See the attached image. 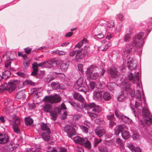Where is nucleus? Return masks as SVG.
<instances>
[{"instance_id": "774afa93", "label": "nucleus", "mask_w": 152, "mask_h": 152, "mask_svg": "<svg viewBox=\"0 0 152 152\" xmlns=\"http://www.w3.org/2000/svg\"><path fill=\"white\" fill-rule=\"evenodd\" d=\"M37 150L35 148H29L26 150L27 152H35Z\"/></svg>"}, {"instance_id": "680f3d73", "label": "nucleus", "mask_w": 152, "mask_h": 152, "mask_svg": "<svg viewBox=\"0 0 152 152\" xmlns=\"http://www.w3.org/2000/svg\"><path fill=\"white\" fill-rule=\"evenodd\" d=\"M108 119L110 120V121L115 120L114 116L113 114H111L107 116Z\"/></svg>"}, {"instance_id": "69168bd1", "label": "nucleus", "mask_w": 152, "mask_h": 152, "mask_svg": "<svg viewBox=\"0 0 152 152\" xmlns=\"http://www.w3.org/2000/svg\"><path fill=\"white\" fill-rule=\"evenodd\" d=\"M78 70L80 71L82 73L83 72V65L82 64H79L78 65Z\"/></svg>"}, {"instance_id": "37998d69", "label": "nucleus", "mask_w": 152, "mask_h": 152, "mask_svg": "<svg viewBox=\"0 0 152 152\" xmlns=\"http://www.w3.org/2000/svg\"><path fill=\"white\" fill-rule=\"evenodd\" d=\"M115 114L116 116L119 119H121L122 117V116H123L124 115L122 114L119 112H118L116 110H115Z\"/></svg>"}, {"instance_id": "5701e85b", "label": "nucleus", "mask_w": 152, "mask_h": 152, "mask_svg": "<svg viewBox=\"0 0 152 152\" xmlns=\"http://www.w3.org/2000/svg\"><path fill=\"white\" fill-rule=\"evenodd\" d=\"M41 129L42 130L47 132H50V131L48 124L44 123L41 124Z\"/></svg>"}, {"instance_id": "6ab92c4d", "label": "nucleus", "mask_w": 152, "mask_h": 152, "mask_svg": "<svg viewBox=\"0 0 152 152\" xmlns=\"http://www.w3.org/2000/svg\"><path fill=\"white\" fill-rule=\"evenodd\" d=\"M49 65H52L53 66H56L59 64L58 60L57 59H53L46 62Z\"/></svg>"}, {"instance_id": "49530a36", "label": "nucleus", "mask_w": 152, "mask_h": 152, "mask_svg": "<svg viewBox=\"0 0 152 152\" xmlns=\"http://www.w3.org/2000/svg\"><path fill=\"white\" fill-rule=\"evenodd\" d=\"M55 53L56 54H57L58 56L64 55L66 53V52L63 51L61 50L60 51L59 50L56 51Z\"/></svg>"}, {"instance_id": "ddd939ff", "label": "nucleus", "mask_w": 152, "mask_h": 152, "mask_svg": "<svg viewBox=\"0 0 152 152\" xmlns=\"http://www.w3.org/2000/svg\"><path fill=\"white\" fill-rule=\"evenodd\" d=\"M111 77L113 78H116L120 75V73L114 68H110L109 71Z\"/></svg>"}, {"instance_id": "412c9836", "label": "nucleus", "mask_w": 152, "mask_h": 152, "mask_svg": "<svg viewBox=\"0 0 152 152\" xmlns=\"http://www.w3.org/2000/svg\"><path fill=\"white\" fill-rule=\"evenodd\" d=\"M93 112L89 113L88 112V114L91 117L92 119H93L94 118H96L97 117L100 111H97L96 110H92Z\"/></svg>"}, {"instance_id": "9d476101", "label": "nucleus", "mask_w": 152, "mask_h": 152, "mask_svg": "<svg viewBox=\"0 0 152 152\" xmlns=\"http://www.w3.org/2000/svg\"><path fill=\"white\" fill-rule=\"evenodd\" d=\"M127 65L129 69L131 71L134 70L137 66L136 61L130 58L128 59Z\"/></svg>"}, {"instance_id": "9b49d317", "label": "nucleus", "mask_w": 152, "mask_h": 152, "mask_svg": "<svg viewBox=\"0 0 152 152\" xmlns=\"http://www.w3.org/2000/svg\"><path fill=\"white\" fill-rule=\"evenodd\" d=\"M17 81L14 80L13 81L9 82L8 86V91L9 92H12L14 91L17 87Z\"/></svg>"}, {"instance_id": "f03ea898", "label": "nucleus", "mask_w": 152, "mask_h": 152, "mask_svg": "<svg viewBox=\"0 0 152 152\" xmlns=\"http://www.w3.org/2000/svg\"><path fill=\"white\" fill-rule=\"evenodd\" d=\"M51 109L52 106L50 104H48L45 105L43 107V110L46 112H50V115L51 117V119L55 121L56 119L58 113H60L61 111V109L59 108H56L54 110L50 111Z\"/></svg>"}, {"instance_id": "a19ab883", "label": "nucleus", "mask_w": 152, "mask_h": 152, "mask_svg": "<svg viewBox=\"0 0 152 152\" xmlns=\"http://www.w3.org/2000/svg\"><path fill=\"white\" fill-rule=\"evenodd\" d=\"M94 67L95 66L94 65H91L87 69V70L86 72V73L89 75L92 72H92Z\"/></svg>"}, {"instance_id": "aec40b11", "label": "nucleus", "mask_w": 152, "mask_h": 152, "mask_svg": "<svg viewBox=\"0 0 152 152\" xmlns=\"http://www.w3.org/2000/svg\"><path fill=\"white\" fill-rule=\"evenodd\" d=\"M124 129V127L123 125H119L116 127L115 129V133L116 135H118L120 132Z\"/></svg>"}, {"instance_id": "bf43d9fd", "label": "nucleus", "mask_w": 152, "mask_h": 152, "mask_svg": "<svg viewBox=\"0 0 152 152\" xmlns=\"http://www.w3.org/2000/svg\"><path fill=\"white\" fill-rule=\"evenodd\" d=\"M131 34H127L125 36L124 39L125 42H127L128 41L129 39L131 37Z\"/></svg>"}, {"instance_id": "2f4dec72", "label": "nucleus", "mask_w": 152, "mask_h": 152, "mask_svg": "<svg viewBox=\"0 0 152 152\" xmlns=\"http://www.w3.org/2000/svg\"><path fill=\"white\" fill-rule=\"evenodd\" d=\"M52 88L53 89H58L60 88V85L58 82H53L51 84Z\"/></svg>"}, {"instance_id": "09e8293b", "label": "nucleus", "mask_w": 152, "mask_h": 152, "mask_svg": "<svg viewBox=\"0 0 152 152\" xmlns=\"http://www.w3.org/2000/svg\"><path fill=\"white\" fill-rule=\"evenodd\" d=\"M13 128L14 130V131L15 132L17 133H18L19 132L20 130L18 128V125H15V124H13Z\"/></svg>"}, {"instance_id": "338daca9", "label": "nucleus", "mask_w": 152, "mask_h": 152, "mask_svg": "<svg viewBox=\"0 0 152 152\" xmlns=\"http://www.w3.org/2000/svg\"><path fill=\"white\" fill-rule=\"evenodd\" d=\"M135 152H142V150L141 148L138 146L136 147L134 151Z\"/></svg>"}, {"instance_id": "c9c22d12", "label": "nucleus", "mask_w": 152, "mask_h": 152, "mask_svg": "<svg viewBox=\"0 0 152 152\" xmlns=\"http://www.w3.org/2000/svg\"><path fill=\"white\" fill-rule=\"evenodd\" d=\"M110 42H108L107 44L104 45L103 44L101 46L100 48L102 51H106L110 45Z\"/></svg>"}, {"instance_id": "423d86ee", "label": "nucleus", "mask_w": 152, "mask_h": 152, "mask_svg": "<svg viewBox=\"0 0 152 152\" xmlns=\"http://www.w3.org/2000/svg\"><path fill=\"white\" fill-rule=\"evenodd\" d=\"M43 100L53 104L59 102L61 100V99L59 96L56 94L54 96H46L43 99Z\"/></svg>"}, {"instance_id": "c756f323", "label": "nucleus", "mask_w": 152, "mask_h": 152, "mask_svg": "<svg viewBox=\"0 0 152 152\" xmlns=\"http://www.w3.org/2000/svg\"><path fill=\"white\" fill-rule=\"evenodd\" d=\"M12 120L14 121V123L13 124H15L16 125H18L20 124V118L14 116L12 117Z\"/></svg>"}, {"instance_id": "b1692460", "label": "nucleus", "mask_w": 152, "mask_h": 152, "mask_svg": "<svg viewBox=\"0 0 152 152\" xmlns=\"http://www.w3.org/2000/svg\"><path fill=\"white\" fill-rule=\"evenodd\" d=\"M95 131L96 134L99 137L103 136L105 133L104 130L103 129H96Z\"/></svg>"}, {"instance_id": "e433bc0d", "label": "nucleus", "mask_w": 152, "mask_h": 152, "mask_svg": "<svg viewBox=\"0 0 152 152\" xmlns=\"http://www.w3.org/2000/svg\"><path fill=\"white\" fill-rule=\"evenodd\" d=\"M0 90L1 91L3 92L6 90H8V86L6 83H4L1 86Z\"/></svg>"}, {"instance_id": "1a4fd4ad", "label": "nucleus", "mask_w": 152, "mask_h": 152, "mask_svg": "<svg viewBox=\"0 0 152 152\" xmlns=\"http://www.w3.org/2000/svg\"><path fill=\"white\" fill-rule=\"evenodd\" d=\"M85 108L88 109H91L93 108L92 110H96L97 111H101L102 109L98 105H96L94 103H91L89 104H85L84 106Z\"/></svg>"}, {"instance_id": "f3484780", "label": "nucleus", "mask_w": 152, "mask_h": 152, "mask_svg": "<svg viewBox=\"0 0 152 152\" xmlns=\"http://www.w3.org/2000/svg\"><path fill=\"white\" fill-rule=\"evenodd\" d=\"M69 62L68 61H66L64 62L61 65V70L64 72L66 71L69 66Z\"/></svg>"}, {"instance_id": "6e6552de", "label": "nucleus", "mask_w": 152, "mask_h": 152, "mask_svg": "<svg viewBox=\"0 0 152 152\" xmlns=\"http://www.w3.org/2000/svg\"><path fill=\"white\" fill-rule=\"evenodd\" d=\"M8 103L9 102L7 100L4 102L5 107L3 110V113L8 115H10V113L12 112L13 110V107L12 106H10L8 105Z\"/></svg>"}, {"instance_id": "39448f33", "label": "nucleus", "mask_w": 152, "mask_h": 152, "mask_svg": "<svg viewBox=\"0 0 152 152\" xmlns=\"http://www.w3.org/2000/svg\"><path fill=\"white\" fill-rule=\"evenodd\" d=\"M137 89L136 92H135L134 90H132L130 92V94L131 97H135L137 101H140L141 100V97L140 91V90L141 88L140 83H137Z\"/></svg>"}, {"instance_id": "2eb2a0df", "label": "nucleus", "mask_w": 152, "mask_h": 152, "mask_svg": "<svg viewBox=\"0 0 152 152\" xmlns=\"http://www.w3.org/2000/svg\"><path fill=\"white\" fill-rule=\"evenodd\" d=\"M8 140V137L6 134H0V144H5Z\"/></svg>"}, {"instance_id": "4d7b16f0", "label": "nucleus", "mask_w": 152, "mask_h": 152, "mask_svg": "<svg viewBox=\"0 0 152 152\" xmlns=\"http://www.w3.org/2000/svg\"><path fill=\"white\" fill-rule=\"evenodd\" d=\"M90 86L92 89H94L95 87L96 84L94 81H91L89 83Z\"/></svg>"}, {"instance_id": "79ce46f5", "label": "nucleus", "mask_w": 152, "mask_h": 152, "mask_svg": "<svg viewBox=\"0 0 152 152\" xmlns=\"http://www.w3.org/2000/svg\"><path fill=\"white\" fill-rule=\"evenodd\" d=\"M82 49H79L78 50H75V51L76 52V59L77 60H78L79 59H81L82 58L83 56H79V57H77L78 55L79 54L82 52Z\"/></svg>"}, {"instance_id": "f8f14e48", "label": "nucleus", "mask_w": 152, "mask_h": 152, "mask_svg": "<svg viewBox=\"0 0 152 152\" xmlns=\"http://www.w3.org/2000/svg\"><path fill=\"white\" fill-rule=\"evenodd\" d=\"M139 73V72H137V75L136 76L135 75H134L132 73L128 72V75L129 80H131L133 83L135 82L136 80L137 81L139 80L140 78Z\"/></svg>"}, {"instance_id": "5fc2aeb1", "label": "nucleus", "mask_w": 152, "mask_h": 152, "mask_svg": "<svg viewBox=\"0 0 152 152\" xmlns=\"http://www.w3.org/2000/svg\"><path fill=\"white\" fill-rule=\"evenodd\" d=\"M127 147L132 151H134L135 148L132 143H129L127 145Z\"/></svg>"}, {"instance_id": "393cba45", "label": "nucleus", "mask_w": 152, "mask_h": 152, "mask_svg": "<svg viewBox=\"0 0 152 152\" xmlns=\"http://www.w3.org/2000/svg\"><path fill=\"white\" fill-rule=\"evenodd\" d=\"M122 136L124 139H127L130 137L129 132L126 130H122L121 133Z\"/></svg>"}, {"instance_id": "20e7f679", "label": "nucleus", "mask_w": 152, "mask_h": 152, "mask_svg": "<svg viewBox=\"0 0 152 152\" xmlns=\"http://www.w3.org/2000/svg\"><path fill=\"white\" fill-rule=\"evenodd\" d=\"M73 140L76 143L83 145L88 149H90L91 147V143L88 140L87 138H82L79 136L75 137L73 138Z\"/></svg>"}, {"instance_id": "a211bd4d", "label": "nucleus", "mask_w": 152, "mask_h": 152, "mask_svg": "<svg viewBox=\"0 0 152 152\" xmlns=\"http://www.w3.org/2000/svg\"><path fill=\"white\" fill-rule=\"evenodd\" d=\"M102 96V99L106 101H108L110 100L111 97L110 94L107 92H105L104 91L102 90L101 92Z\"/></svg>"}, {"instance_id": "603ef678", "label": "nucleus", "mask_w": 152, "mask_h": 152, "mask_svg": "<svg viewBox=\"0 0 152 152\" xmlns=\"http://www.w3.org/2000/svg\"><path fill=\"white\" fill-rule=\"evenodd\" d=\"M48 152H58L55 147H49L48 148Z\"/></svg>"}, {"instance_id": "de8ad7c7", "label": "nucleus", "mask_w": 152, "mask_h": 152, "mask_svg": "<svg viewBox=\"0 0 152 152\" xmlns=\"http://www.w3.org/2000/svg\"><path fill=\"white\" fill-rule=\"evenodd\" d=\"M88 47L86 46L85 47V48L83 50V53L80 56H81L82 55L83 56L88 54Z\"/></svg>"}, {"instance_id": "7c9ffc66", "label": "nucleus", "mask_w": 152, "mask_h": 152, "mask_svg": "<svg viewBox=\"0 0 152 152\" xmlns=\"http://www.w3.org/2000/svg\"><path fill=\"white\" fill-rule=\"evenodd\" d=\"M121 119L125 123L128 124H131L132 121L131 119L124 115L122 116V118Z\"/></svg>"}, {"instance_id": "c85d7f7f", "label": "nucleus", "mask_w": 152, "mask_h": 152, "mask_svg": "<svg viewBox=\"0 0 152 152\" xmlns=\"http://www.w3.org/2000/svg\"><path fill=\"white\" fill-rule=\"evenodd\" d=\"M116 86V84L114 82H110L107 85L108 89L111 91H113L115 87Z\"/></svg>"}, {"instance_id": "58836bf2", "label": "nucleus", "mask_w": 152, "mask_h": 152, "mask_svg": "<svg viewBox=\"0 0 152 152\" xmlns=\"http://www.w3.org/2000/svg\"><path fill=\"white\" fill-rule=\"evenodd\" d=\"M11 62L10 61H6L5 62V67L6 69H11Z\"/></svg>"}, {"instance_id": "bb28decb", "label": "nucleus", "mask_w": 152, "mask_h": 152, "mask_svg": "<svg viewBox=\"0 0 152 152\" xmlns=\"http://www.w3.org/2000/svg\"><path fill=\"white\" fill-rule=\"evenodd\" d=\"M126 95L124 94L123 91H121L118 95L117 97V100L118 101H122L126 97Z\"/></svg>"}, {"instance_id": "a878e982", "label": "nucleus", "mask_w": 152, "mask_h": 152, "mask_svg": "<svg viewBox=\"0 0 152 152\" xmlns=\"http://www.w3.org/2000/svg\"><path fill=\"white\" fill-rule=\"evenodd\" d=\"M89 77L91 79L95 80L97 79L99 76V74L97 72H94L89 75Z\"/></svg>"}, {"instance_id": "0e129e2a", "label": "nucleus", "mask_w": 152, "mask_h": 152, "mask_svg": "<svg viewBox=\"0 0 152 152\" xmlns=\"http://www.w3.org/2000/svg\"><path fill=\"white\" fill-rule=\"evenodd\" d=\"M101 142V139H98L96 138H95L94 140V142L95 143L94 145L96 146L99 143Z\"/></svg>"}, {"instance_id": "4c0bfd02", "label": "nucleus", "mask_w": 152, "mask_h": 152, "mask_svg": "<svg viewBox=\"0 0 152 152\" xmlns=\"http://www.w3.org/2000/svg\"><path fill=\"white\" fill-rule=\"evenodd\" d=\"M142 114L145 117H147L149 115V113L148 109L145 107H143L142 109Z\"/></svg>"}, {"instance_id": "f704fd0d", "label": "nucleus", "mask_w": 152, "mask_h": 152, "mask_svg": "<svg viewBox=\"0 0 152 152\" xmlns=\"http://www.w3.org/2000/svg\"><path fill=\"white\" fill-rule=\"evenodd\" d=\"M87 42L86 39H83L80 42L78 43L75 47V48H80L83 45V43H85Z\"/></svg>"}, {"instance_id": "cd10ccee", "label": "nucleus", "mask_w": 152, "mask_h": 152, "mask_svg": "<svg viewBox=\"0 0 152 152\" xmlns=\"http://www.w3.org/2000/svg\"><path fill=\"white\" fill-rule=\"evenodd\" d=\"M2 79H6L8 78L11 75V73L8 70H5L3 72H2Z\"/></svg>"}, {"instance_id": "864d4df0", "label": "nucleus", "mask_w": 152, "mask_h": 152, "mask_svg": "<svg viewBox=\"0 0 152 152\" xmlns=\"http://www.w3.org/2000/svg\"><path fill=\"white\" fill-rule=\"evenodd\" d=\"M123 86L126 91H129L130 89V85L128 83H125Z\"/></svg>"}, {"instance_id": "4468645a", "label": "nucleus", "mask_w": 152, "mask_h": 152, "mask_svg": "<svg viewBox=\"0 0 152 152\" xmlns=\"http://www.w3.org/2000/svg\"><path fill=\"white\" fill-rule=\"evenodd\" d=\"M102 90L95 91L93 92V98L94 99L96 100H100L102 99V96L101 93Z\"/></svg>"}, {"instance_id": "72a5a7b5", "label": "nucleus", "mask_w": 152, "mask_h": 152, "mask_svg": "<svg viewBox=\"0 0 152 152\" xmlns=\"http://www.w3.org/2000/svg\"><path fill=\"white\" fill-rule=\"evenodd\" d=\"M33 119L30 118H26L25 119V123L26 125L28 126L31 124L33 123Z\"/></svg>"}, {"instance_id": "f257e3e1", "label": "nucleus", "mask_w": 152, "mask_h": 152, "mask_svg": "<svg viewBox=\"0 0 152 152\" xmlns=\"http://www.w3.org/2000/svg\"><path fill=\"white\" fill-rule=\"evenodd\" d=\"M144 35V33L143 32L139 33L137 36V37L134 38L130 42L129 45L126 46L123 51L125 55L127 56L132 51V47L137 46L140 48L142 46V43H143V40L142 39L140 41V40L142 38Z\"/></svg>"}, {"instance_id": "8fccbe9b", "label": "nucleus", "mask_w": 152, "mask_h": 152, "mask_svg": "<svg viewBox=\"0 0 152 152\" xmlns=\"http://www.w3.org/2000/svg\"><path fill=\"white\" fill-rule=\"evenodd\" d=\"M32 68L33 70L38 71V66L37 65V63L35 62L32 64Z\"/></svg>"}, {"instance_id": "4be33fe9", "label": "nucleus", "mask_w": 152, "mask_h": 152, "mask_svg": "<svg viewBox=\"0 0 152 152\" xmlns=\"http://www.w3.org/2000/svg\"><path fill=\"white\" fill-rule=\"evenodd\" d=\"M50 132H44L42 134V138H43L44 140L45 141H48L50 139Z\"/></svg>"}, {"instance_id": "c03bdc74", "label": "nucleus", "mask_w": 152, "mask_h": 152, "mask_svg": "<svg viewBox=\"0 0 152 152\" xmlns=\"http://www.w3.org/2000/svg\"><path fill=\"white\" fill-rule=\"evenodd\" d=\"M99 150L100 152H108V149L105 147L104 146H101L99 148Z\"/></svg>"}, {"instance_id": "a18cd8bd", "label": "nucleus", "mask_w": 152, "mask_h": 152, "mask_svg": "<svg viewBox=\"0 0 152 152\" xmlns=\"http://www.w3.org/2000/svg\"><path fill=\"white\" fill-rule=\"evenodd\" d=\"M145 122L148 125L152 124V116H151L148 119H145Z\"/></svg>"}, {"instance_id": "3c124183", "label": "nucleus", "mask_w": 152, "mask_h": 152, "mask_svg": "<svg viewBox=\"0 0 152 152\" xmlns=\"http://www.w3.org/2000/svg\"><path fill=\"white\" fill-rule=\"evenodd\" d=\"M81 115H75L73 117V119L74 120L76 121L79 120V119L82 117Z\"/></svg>"}, {"instance_id": "052dcab7", "label": "nucleus", "mask_w": 152, "mask_h": 152, "mask_svg": "<svg viewBox=\"0 0 152 152\" xmlns=\"http://www.w3.org/2000/svg\"><path fill=\"white\" fill-rule=\"evenodd\" d=\"M17 74L18 76L22 77H24L26 76V75L23 72H17Z\"/></svg>"}, {"instance_id": "6e6d98bb", "label": "nucleus", "mask_w": 152, "mask_h": 152, "mask_svg": "<svg viewBox=\"0 0 152 152\" xmlns=\"http://www.w3.org/2000/svg\"><path fill=\"white\" fill-rule=\"evenodd\" d=\"M23 82L17 81V86H18L19 88H22L23 86Z\"/></svg>"}, {"instance_id": "13d9d810", "label": "nucleus", "mask_w": 152, "mask_h": 152, "mask_svg": "<svg viewBox=\"0 0 152 152\" xmlns=\"http://www.w3.org/2000/svg\"><path fill=\"white\" fill-rule=\"evenodd\" d=\"M99 73L100 76H103L105 70L101 68H100V69H99Z\"/></svg>"}, {"instance_id": "0eeeda50", "label": "nucleus", "mask_w": 152, "mask_h": 152, "mask_svg": "<svg viewBox=\"0 0 152 152\" xmlns=\"http://www.w3.org/2000/svg\"><path fill=\"white\" fill-rule=\"evenodd\" d=\"M64 131L67 133L68 136L71 137L72 136L75 135L76 134V131L75 129L69 125H66L65 127Z\"/></svg>"}, {"instance_id": "473e14b6", "label": "nucleus", "mask_w": 152, "mask_h": 152, "mask_svg": "<svg viewBox=\"0 0 152 152\" xmlns=\"http://www.w3.org/2000/svg\"><path fill=\"white\" fill-rule=\"evenodd\" d=\"M14 144L7 145L6 149L8 152L12 151H13L15 148L14 147Z\"/></svg>"}, {"instance_id": "dca6fc26", "label": "nucleus", "mask_w": 152, "mask_h": 152, "mask_svg": "<svg viewBox=\"0 0 152 152\" xmlns=\"http://www.w3.org/2000/svg\"><path fill=\"white\" fill-rule=\"evenodd\" d=\"M73 97L75 99L81 102H83L84 101V99L82 96L77 92L74 93Z\"/></svg>"}, {"instance_id": "7ed1b4c3", "label": "nucleus", "mask_w": 152, "mask_h": 152, "mask_svg": "<svg viewBox=\"0 0 152 152\" xmlns=\"http://www.w3.org/2000/svg\"><path fill=\"white\" fill-rule=\"evenodd\" d=\"M74 88L79 91L83 92L86 94L88 87L86 83L83 81V78L81 77L78 79L75 84Z\"/></svg>"}, {"instance_id": "e2e57ef3", "label": "nucleus", "mask_w": 152, "mask_h": 152, "mask_svg": "<svg viewBox=\"0 0 152 152\" xmlns=\"http://www.w3.org/2000/svg\"><path fill=\"white\" fill-rule=\"evenodd\" d=\"M80 127L83 131L85 132L86 133H87L88 132V129L86 127L83 126H80Z\"/></svg>"}, {"instance_id": "ea45409f", "label": "nucleus", "mask_w": 152, "mask_h": 152, "mask_svg": "<svg viewBox=\"0 0 152 152\" xmlns=\"http://www.w3.org/2000/svg\"><path fill=\"white\" fill-rule=\"evenodd\" d=\"M24 95L23 91H20L18 92L16 95L17 98L20 99L22 98H23Z\"/></svg>"}]
</instances>
